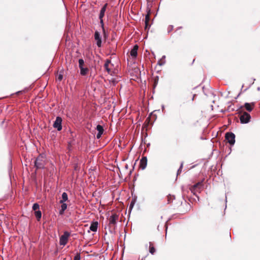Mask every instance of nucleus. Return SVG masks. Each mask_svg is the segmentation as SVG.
Returning <instances> with one entry per match:
<instances>
[{
  "mask_svg": "<svg viewBox=\"0 0 260 260\" xmlns=\"http://www.w3.org/2000/svg\"><path fill=\"white\" fill-rule=\"evenodd\" d=\"M150 12V10H149L147 15L145 16V28L146 29L147 28V27L148 25L149 21L150 20V17H149Z\"/></svg>",
  "mask_w": 260,
  "mask_h": 260,
  "instance_id": "nucleus-17",
  "label": "nucleus"
},
{
  "mask_svg": "<svg viewBox=\"0 0 260 260\" xmlns=\"http://www.w3.org/2000/svg\"><path fill=\"white\" fill-rule=\"evenodd\" d=\"M254 105V104L253 103H245L243 106L241 107V109H242L244 107L247 111L248 112H251L253 109Z\"/></svg>",
  "mask_w": 260,
  "mask_h": 260,
  "instance_id": "nucleus-10",
  "label": "nucleus"
},
{
  "mask_svg": "<svg viewBox=\"0 0 260 260\" xmlns=\"http://www.w3.org/2000/svg\"><path fill=\"white\" fill-rule=\"evenodd\" d=\"M164 108H165V107H164V105H162V110H163Z\"/></svg>",
  "mask_w": 260,
  "mask_h": 260,
  "instance_id": "nucleus-33",
  "label": "nucleus"
},
{
  "mask_svg": "<svg viewBox=\"0 0 260 260\" xmlns=\"http://www.w3.org/2000/svg\"><path fill=\"white\" fill-rule=\"evenodd\" d=\"M39 209V205L38 203L34 204L32 206V209L34 211H38L37 210Z\"/></svg>",
  "mask_w": 260,
  "mask_h": 260,
  "instance_id": "nucleus-23",
  "label": "nucleus"
},
{
  "mask_svg": "<svg viewBox=\"0 0 260 260\" xmlns=\"http://www.w3.org/2000/svg\"><path fill=\"white\" fill-rule=\"evenodd\" d=\"M96 129L98 132V133L96 135V138L98 139H99L101 137L103 133V132H104L103 127L102 125L98 124L96 126Z\"/></svg>",
  "mask_w": 260,
  "mask_h": 260,
  "instance_id": "nucleus-11",
  "label": "nucleus"
},
{
  "mask_svg": "<svg viewBox=\"0 0 260 260\" xmlns=\"http://www.w3.org/2000/svg\"><path fill=\"white\" fill-rule=\"evenodd\" d=\"M62 118L60 117L57 116L53 123V127L60 131L62 129Z\"/></svg>",
  "mask_w": 260,
  "mask_h": 260,
  "instance_id": "nucleus-6",
  "label": "nucleus"
},
{
  "mask_svg": "<svg viewBox=\"0 0 260 260\" xmlns=\"http://www.w3.org/2000/svg\"><path fill=\"white\" fill-rule=\"evenodd\" d=\"M225 139L231 145H233L235 143V135L232 132L226 133Z\"/></svg>",
  "mask_w": 260,
  "mask_h": 260,
  "instance_id": "nucleus-5",
  "label": "nucleus"
},
{
  "mask_svg": "<svg viewBox=\"0 0 260 260\" xmlns=\"http://www.w3.org/2000/svg\"><path fill=\"white\" fill-rule=\"evenodd\" d=\"M251 116L249 113L244 112L240 116V122L242 124H246L249 122Z\"/></svg>",
  "mask_w": 260,
  "mask_h": 260,
  "instance_id": "nucleus-4",
  "label": "nucleus"
},
{
  "mask_svg": "<svg viewBox=\"0 0 260 260\" xmlns=\"http://www.w3.org/2000/svg\"><path fill=\"white\" fill-rule=\"evenodd\" d=\"M173 29V25H169L168 27V32H171Z\"/></svg>",
  "mask_w": 260,
  "mask_h": 260,
  "instance_id": "nucleus-28",
  "label": "nucleus"
},
{
  "mask_svg": "<svg viewBox=\"0 0 260 260\" xmlns=\"http://www.w3.org/2000/svg\"><path fill=\"white\" fill-rule=\"evenodd\" d=\"M252 84H253V82H254V81H255V79H252Z\"/></svg>",
  "mask_w": 260,
  "mask_h": 260,
  "instance_id": "nucleus-32",
  "label": "nucleus"
},
{
  "mask_svg": "<svg viewBox=\"0 0 260 260\" xmlns=\"http://www.w3.org/2000/svg\"><path fill=\"white\" fill-rule=\"evenodd\" d=\"M183 162H182L181 165H180V168H179V169L178 170V171H177V175H178V174L179 173H180L182 171V169L183 168Z\"/></svg>",
  "mask_w": 260,
  "mask_h": 260,
  "instance_id": "nucleus-26",
  "label": "nucleus"
},
{
  "mask_svg": "<svg viewBox=\"0 0 260 260\" xmlns=\"http://www.w3.org/2000/svg\"><path fill=\"white\" fill-rule=\"evenodd\" d=\"M134 203L132 202L131 204L129 205V209H132L133 208Z\"/></svg>",
  "mask_w": 260,
  "mask_h": 260,
  "instance_id": "nucleus-30",
  "label": "nucleus"
},
{
  "mask_svg": "<svg viewBox=\"0 0 260 260\" xmlns=\"http://www.w3.org/2000/svg\"><path fill=\"white\" fill-rule=\"evenodd\" d=\"M257 90H260V87H258V88H257Z\"/></svg>",
  "mask_w": 260,
  "mask_h": 260,
  "instance_id": "nucleus-34",
  "label": "nucleus"
},
{
  "mask_svg": "<svg viewBox=\"0 0 260 260\" xmlns=\"http://www.w3.org/2000/svg\"><path fill=\"white\" fill-rule=\"evenodd\" d=\"M98 227V222H94L91 223L89 227V229L90 231L95 232L97 231Z\"/></svg>",
  "mask_w": 260,
  "mask_h": 260,
  "instance_id": "nucleus-13",
  "label": "nucleus"
},
{
  "mask_svg": "<svg viewBox=\"0 0 260 260\" xmlns=\"http://www.w3.org/2000/svg\"><path fill=\"white\" fill-rule=\"evenodd\" d=\"M46 164V158L43 154H40L36 159L35 166L37 169H44Z\"/></svg>",
  "mask_w": 260,
  "mask_h": 260,
  "instance_id": "nucleus-1",
  "label": "nucleus"
},
{
  "mask_svg": "<svg viewBox=\"0 0 260 260\" xmlns=\"http://www.w3.org/2000/svg\"><path fill=\"white\" fill-rule=\"evenodd\" d=\"M62 78H63L62 75H61V74L58 75V76L57 77V79H58V81H61Z\"/></svg>",
  "mask_w": 260,
  "mask_h": 260,
  "instance_id": "nucleus-29",
  "label": "nucleus"
},
{
  "mask_svg": "<svg viewBox=\"0 0 260 260\" xmlns=\"http://www.w3.org/2000/svg\"><path fill=\"white\" fill-rule=\"evenodd\" d=\"M100 20V23L101 24V25H102V27L103 28V31H105L104 30V22H103V18H99Z\"/></svg>",
  "mask_w": 260,
  "mask_h": 260,
  "instance_id": "nucleus-27",
  "label": "nucleus"
},
{
  "mask_svg": "<svg viewBox=\"0 0 260 260\" xmlns=\"http://www.w3.org/2000/svg\"><path fill=\"white\" fill-rule=\"evenodd\" d=\"M149 252L151 254H154L155 252V249L153 247L152 243L151 242H149Z\"/></svg>",
  "mask_w": 260,
  "mask_h": 260,
  "instance_id": "nucleus-21",
  "label": "nucleus"
},
{
  "mask_svg": "<svg viewBox=\"0 0 260 260\" xmlns=\"http://www.w3.org/2000/svg\"><path fill=\"white\" fill-rule=\"evenodd\" d=\"M22 92V91H17L16 93L17 94H19V93H21Z\"/></svg>",
  "mask_w": 260,
  "mask_h": 260,
  "instance_id": "nucleus-31",
  "label": "nucleus"
},
{
  "mask_svg": "<svg viewBox=\"0 0 260 260\" xmlns=\"http://www.w3.org/2000/svg\"><path fill=\"white\" fill-rule=\"evenodd\" d=\"M166 56L163 55L162 57L158 61L157 64H158L160 66H163L166 63Z\"/></svg>",
  "mask_w": 260,
  "mask_h": 260,
  "instance_id": "nucleus-19",
  "label": "nucleus"
},
{
  "mask_svg": "<svg viewBox=\"0 0 260 260\" xmlns=\"http://www.w3.org/2000/svg\"><path fill=\"white\" fill-rule=\"evenodd\" d=\"M70 236V233L68 231H65L63 234L61 235L59 238V244L60 245L65 246L68 241L69 237Z\"/></svg>",
  "mask_w": 260,
  "mask_h": 260,
  "instance_id": "nucleus-3",
  "label": "nucleus"
},
{
  "mask_svg": "<svg viewBox=\"0 0 260 260\" xmlns=\"http://www.w3.org/2000/svg\"><path fill=\"white\" fill-rule=\"evenodd\" d=\"M94 38L95 40L96 41V43L97 46L99 47H101L102 45V38L100 35V33L98 31H95L94 35Z\"/></svg>",
  "mask_w": 260,
  "mask_h": 260,
  "instance_id": "nucleus-8",
  "label": "nucleus"
},
{
  "mask_svg": "<svg viewBox=\"0 0 260 260\" xmlns=\"http://www.w3.org/2000/svg\"><path fill=\"white\" fill-rule=\"evenodd\" d=\"M147 159L145 156L143 157L140 160V167L142 170H144L147 166Z\"/></svg>",
  "mask_w": 260,
  "mask_h": 260,
  "instance_id": "nucleus-9",
  "label": "nucleus"
},
{
  "mask_svg": "<svg viewBox=\"0 0 260 260\" xmlns=\"http://www.w3.org/2000/svg\"><path fill=\"white\" fill-rule=\"evenodd\" d=\"M84 61L83 59L81 58L79 59V67L81 68L83 67Z\"/></svg>",
  "mask_w": 260,
  "mask_h": 260,
  "instance_id": "nucleus-24",
  "label": "nucleus"
},
{
  "mask_svg": "<svg viewBox=\"0 0 260 260\" xmlns=\"http://www.w3.org/2000/svg\"><path fill=\"white\" fill-rule=\"evenodd\" d=\"M119 216L118 215L116 214H113L110 216L109 218V225L116 226L117 224V221L118 220Z\"/></svg>",
  "mask_w": 260,
  "mask_h": 260,
  "instance_id": "nucleus-7",
  "label": "nucleus"
},
{
  "mask_svg": "<svg viewBox=\"0 0 260 260\" xmlns=\"http://www.w3.org/2000/svg\"><path fill=\"white\" fill-rule=\"evenodd\" d=\"M80 254L79 252H77L76 255L74 256V260H80Z\"/></svg>",
  "mask_w": 260,
  "mask_h": 260,
  "instance_id": "nucleus-25",
  "label": "nucleus"
},
{
  "mask_svg": "<svg viewBox=\"0 0 260 260\" xmlns=\"http://www.w3.org/2000/svg\"><path fill=\"white\" fill-rule=\"evenodd\" d=\"M35 214L37 219L39 220L42 216L41 212L40 210L36 211Z\"/></svg>",
  "mask_w": 260,
  "mask_h": 260,
  "instance_id": "nucleus-22",
  "label": "nucleus"
},
{
  "mask_svg": "<svg viewBox=\"0 0 260 260\" xmlns=\"http://www.w3.org/2000/svg\"><path fill=\"white\" fill-rule=\"evenodd\" d=\"M203 184L202 182H199L195 184L190 188L191 192L195 195L199 199V196L197 195L198 193H200L203 189Z\"/></svg>",
  "mask_w": 260,
  "mask_h": 260,
  "instance_id": "nucleus-2",
  "label": "nucleus"
},
{
  "mask_svg": "<svg viewBox=\"0 0 260 260\" xmlns=\"http://www.w3.org/2000/svg\"><path fill=\"white\" fill-rule=\"evenodd\" d=\"M110 63H111V60L109 59H107L104 64V67L108 73H110V69L109 68V67H108L109 64Z\"/></svg>",
  "mask_w": 260,
  "mask_h": 260,
  "instance_id": "nucleus-20",
  "label": "nucleus"
},
{
  "mask_svg": "<svg viewBox=\"0 0 260 260\" xmlns=\"http://www.w3.org/2000/svg\"><path fill=\"white\" fill-rule=\"evenodd\" d=\"M79 68L80 69V74L82 76H85L89 71L87 68H84L83 67H82Z\"/></svg>",
  "mask_w": 260,
  "mask_h": 260,
  "instance_id": "nucleus-15",
  "label": "nucleus"
},
{
  "mask_svg": "<svg viewBox=\"0 0 260 260\" xmlns=\"http://www.w3.org/2000/svg\"><path fill=\"white\" fill-rule=\"evenodd\" d=\"M142 260H145V257L143 258Z\"/></svg>",
  "mask_w": 260,
  "mask_h": 260,
  "instance_id": "nucleus-35",
  "label": "nucleus"
},
{
  "mask_svg": "<svg viewBox=\"0 0 260 260\" xmlns=\"http://www.w3.org/2000/svg\"><path fill=\"white\" fill-rule=\"evenodd\" d=\"M138 47L137 45H135L134 48L131 50L130 52L131 55L133 57H136L137 56V50H138Z\"/></svg>",
  "mask_w": 260,
  "mask_h": 260,
  "instance_id": "nucleus-12",
  "label": "nucleus"
},
{
  "mask_svg": "<svg viewBox=\"0 0 260 260\" xmlns=\"http://www.w3.org/2000/svg\"><path fill=\"white\" fill-rule=\"evenodd\" d=\"M107 6V4H106L104 5V6L101 9L100 15H99V18H103V17L104 16L106 10Z\"/></svg>",
  "mask_w": 260,
  "mask_h": 260,
  "instance_id": "nucleus-14",
  "label": "nucleus"
},
{
  "mask_svg": "<svg viewBox=\"0 0 260 260\" xmlns=\"http://www.w3.org/2000/svg\"><path fill=\"white\" fill-rule=\"evenodd\" d=\"M62 199L59 201L60 203H63L68 200V194L64 192L61 195Z\"/></svg>",
  "mask_w": 260,
  "mask_h": 260,
  "instance_id": "nucleus-16",
  "label": "nucleus"
},
{
  "mask_svg": "<svg viewBox=\"0 0 260 260\" xmlns=\"http://www.w3.org/2000/svg\"><path fill=\"white\" fill-rule=\"evenodd\" d=\"M61 209L59 211V214H63L64 211L67 209V204L63 203H61Z\"/></svg>",
  "mask_w": 260,
  "mask_h": 260,
  "instance_id": "nucleus-18",
  "label": "nucleus"
}]
</instances>
